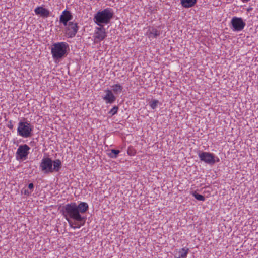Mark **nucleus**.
<instances>
[{
  "label": "nucleus",
  "mask_w": 258,
  "mask_h": 258,
  "mask_svg": "<svg viewBox=\"0 0 258 258\" xmlns=\"http://www.w3.org/2000/svg\"><path fill=\"white\" fill-rule=\"evenodd\" d=\"M28 188L29 189L30 191L32 192L34 188V184L32 183H29L28 185Z\"/></svg>",
  "instance_id": "393cba45"
},
{
  "label": "nucleus",
  "mask_w": 258,
  "mask_h": 258,
  "mask_svg": "<svg viewBox=\"0 0 258 258\" xmlns=\"http://www.w3.org/2000/svg\"><path fill=\"white\" fill-rule=\"evenodd\" d=\"M113 10L107 7L103 10L98 11L94 15L93 21L99 26H102L103 24H108L114 16Z\"/></svg>",
  "instance_id": "20e7f679"
},
{
  "label": "nucleus",
  "mask_w": 258,
  "mask_h": 258,
  "mask_svg": "<svg viewBox=\"0 0 258 258\" xmlns=\"http://www.w3.org/2000/svg\"><path fill=\"white\" fill-rule=\"evenodd\" d=\"M30 147L26 144L20 145L16 153V157L18 160L25 159L29 152Z\"/></svg>",
  "instance_id": "1a4fd4ad"
},
{
  "label": "nucleus",
  "mask_w": 258,
  "mask_h": 258,
  "mask_svg": "<svg viewBox=\"0 0 258 258\" xmlns=\"http://www.w3.org/2000/svg\"><path fill=\"white\" fill-rule=\"evenodd\" d=\"M192 195L198 201H204L205 200L204 196L197 193L196 191L192 192Z\"/></svg>",
  "instance_id": "aec40b11"
},
{
  "label": "nucleus",
  "mask_w": 258,
  "mask_h": 258,
  "mask_svg": "<svg viewBox=\"0 0 258 258\" xmlns=\"http://www.w3.org/2000/svg\"><path fill=\"white\" fill-rule=\"evenodd\" d=\"M88 209V204L86 202H81L79 204L72 202L66 204L62 211L70 227L75 229L80 228L85 224L86 217L83 214Z\"/></svg>",
  "instance_id": "f257e3e1"
},
{
  "label": "nucleus",
  "mask_w": 258,
  "mask_h": 258,
  "mask_svg": "<svg viewBox=\"0 0 258 258\" xmlns=\"http://www.w3.org/2000/svg\"><path fill=\"white\" fill-rule=\"evenodd\" d=\"M242 2L243 3H246V2H248V1H249L250 0H241Z\"/></svg>",
  "instance_id": "a878e982"
},
{
  "label": "nucleus",
  "mask_w": 258,
  "mask_h": 258,
  "mask_svg": "<svg viewBox=\"0 0 258 258\" xmlns=\"http://www.w3.org/2000/svg\"><path fill=\"white\" fill-rule=\"evenodd\" d=\"M62 167V163L59 159L52 160L49 157H43L39 164V169L45 174L58 172Z\"/></svg>",
  "instance_id": "f03ea898"
},
{
  "label": "nucleus",
  "mask_w": 258,
  "mask_h": 258,
  "mask_svg": "<svg viewBox=\"0 0 258 258\" xmlns=\"http://www.w3.org/2000/svg\"><path fill=\"white\" fill-rule=\"evenodd\" d=\"M73 18L72 14L70 11L64 10L59 17V22L63 24V25H67V24Z\"/></svg>",
  "instance_id": "9b49d317"
},
{
  "label": "nucleus",
  "mask_w": 258,
  "mask_h": 258,
  "mask_svg": "<svg viewBox=\"0 0 258 258\" xmlns=\"http://www.w3.org/2000/svg\"><path fill=\"white\" fill-rule=\"evenodd\" d=\"M159 104V101L155 99H152L149 102V105L152 109H156Z\"/></svg>",
  "instance_id": "a211bd4d"
},
{
  "label": "nucleus",
  "mask_w": 258,
  "mask_h": 258,
  "mask_svg": "<svg viewBox=\"0 0 258 258\" xmlns=\"http://www.w3.org/2000/svg\"><path fill=\"white\" fill-rule=\"evenodd\" d=\"M33 128V125L29 121H20L18 124L17 135L25 138L30 137Z\"/></svg>",
  "instance_id": "39448f33"
},
{
  "label": "nucleus",
  "mask_w": 258,
  "mask_h": 258,
  "mask_svg": "<svg viewBox=\"0 0 258 258\" xmlns=\"http://www.w3.org/2000/svg\"><path fill=\"white\" fill-rule=\"evenodd\" d=\"M64 26H65V35L69 38L74 37L79 29L78 23L74 21L69 22L67 25Z\"/></svg>",
  "instance_id": "423d86ee"
},
{
  "label": "nucleus",
  "mask_w": 258,
  "mask_h": 258,
  "mask_svg": "<svg viewBox=\"0 0 258 258\" xmlns=\"http://www.w3.org/2000/svg\"><path fill=\"white\" fill-rule=\"evenodd\" d=\"M34 12L36 15L40 17L46 18L50 16L51 12L47 9L42 7L38 6L34 9Z\"/></svg>",
  "instance_id": "ddd939ff"
},
{
  "label": "nucleus",
  "mask_w": 258,
  "mask_h": 258,
  "mask_svg": "<svg viewBox=\"0 0 258 258\" xmlns=\"http://www.w3.org/2000/svg\"><path fill=\"white\" fill-rule=\"evenodd\" d=\"M189 251V249L187 247H183L178 250H176L174 258H187Z\"/></svg>",
  "instance_id": "2eb2a0df"
},
{
  "label": "nucleus",
  "mask_w": 258,
  "mask_h": 258,
  "mask_svg": "<svg viewBox=\"0 0 258 258\" xmlns=\"http://www.w3.org/2000/svg\"><path fill=\"white\" fill-rule=\"evenodd\" d=\"M7 127L10 130H12L13 128L14 125L12 120H9L8 122Z\"/></svg>",
  "instance_id": "5701e85b"
},
{
  "label": "nucleus",
  "mask_w": 258,
  "mask_h": 258,
  "mask_svg": "<svg viewBox=\"0 0 258 258\" xmlns=\"http://www.w3.org/2000/svg\"><path fill=\"white\" fill-rule=\"evenodd\" d=\"M106 36L107 33L105 28L103 27V26L95 28L93 36L94 42L95 43H98L101 42L104 40Z\"/></svg>",
  "instance_id": "6e6552de"
},
{
  "label": "nucleus",
  "mask_w": 258,
  "mask_h": 258,
  "mask_svg": "<svg viewBox=\"0 0 258 258\" xmlns=\"http://www.w3.org/2000/svg\"><path fill=\"white\" fill-rule=\"evenodd\" d=\"M231 29L233 31H240L246 25L245 22L240 17H234L231 21Z\"/></svg>",
  "instance_id": "0eeeda50"
},
{
  "label": "nucleus",
  "mask_w": 258,
  "mask_h": 258,
  "mask_svg": "<svg viewBox=\"0 0 258 258\" xmlns=\"http://www.w3.org/2000/svg\"><path fill=\"white\" fill-rule=\"evenodd\" d=\"M105 95L102 96V99L106 104H113L115 101L116 98L112 90L107 89L105 90Z\"/></svg>",
  "instance_id": "f8f14e48"
},
{
  "label": "nucleus",
  "mask_w": 258,
  "mask_h": 258,
  "mask_svg": "<svg viewBox=\"0 0 258 258\" xmlns=\"http://www.w3.org/2000/svg\"><path fill=\"white\" fill-rule=\"evenodd\" d=\"M213 162H212V165H214L215 163L216 162H220V159L219 158L216 156L214 154H213Z\"/></svg>",
  "instance_id": "4be33fe9"
},
{
  "label": "nucleus",
  "mask_w": 258,
  "mask_h": 258,
  "mask_svg": "<svg viewBox=\"0 0 258 258\" xmlns=\"http://www.w3.org/2000/svg\"><path fill=\"white\" fill-rule=\"evenodd\" d=\"M22 192H23L24 194L26 196H29L31 194V193L32 192L31 191H30L28 189H24L22 190Z\"/></svg>",
  "instance_id": "b1692460"
},
{
  "label": "nucleus",
  "mask_w": 258,
  "mask_h": 258,
  "mask_svg": "<svg viewBox=\"0 0 258 258\" xmlns=\"http://www.w3.org/2000/svg\"><path fill=\"white\" fill-rule=\"evenodd\" d=\"M118 106H114L112 108L108 111V114H110L111 116L117 114L118 110Z\"/></svg>",
  "instance_id": "412c9836"
},
{
  "label": "nucleus",
  "mask_w": 258,
  "mask_h": 258,
  "mask_svg": "<svg viewBox=\"0 0 258 258\" xmlns=\"http://www.w3.org/2000/svg\"><path fill=\"white\" fill-rule=\"evenodd\" d=\"M197 3V0H181V4L185 8H188L194 6Z\"/></svg>",
  "instance_id": "dca6fc26"
},
{
  "label": "nucleus",
  "mask_w": 258,
  "mask_h": 258,
  "mask_svg": "<svg viewBox=\"0 0 258 258\" xmlns=\"http://www.w3.org/2000/svg\"><path fill=\"white\" fill-rule=\"evenodd\" d=\"M213 154L210 152H201L199 151L198 153V156L201 161H203L209 165H212Z\"/></svg>",
  "instance_id": "9d476101"
},
{
  "label": "nucleus",
  "mask_w": 258,
  "mask_h": 258,
  "mask_svg": "<svg viewBox=\"0 0 258 258\" xmlns=\"http://www.w3.org/2000/svg\"><path fill=\"white\" fill-rule=\"evenodd\" d=\"M69 51V45L66 42L54 43L51 48V53L54 60L60 61L68 54Z\"/></svg>",
  "instance_id": "7ed1b4c3"
},
{
  "label": "nucleus",
  "mask_w": 258,
  "mask_h": 258,
  "mask_svg": "<svg viewBox=\"0 0 258 258\" xmlns=\"http://www.w3.org/2000/svg\"><path fill=\"white\" fill-rule=\"evenodd\" d=\"M119 153L120 151L118 150L111 149L108 155L110 158H116Z\"/></svg>",
  "instance_id": "6ab92c4d"
},
{
  "label": "nucleus",
  "mask_w": 258,
  "mask_h": 258,
  "mask_svg": "<svg viewBox=\"0 0 258 258\" xmlns=\"http://www.w3.org/2000/svg\"><path fill=\"white\" fill-rule=\"evenodd\" d=\"M160 34V30L154 27H149L146 33L147 36L150 39L156 38Z\"/></svg>",
  "instance_id": "4468645a"
},
{
  "label": "nucleus",
  "mask_w": 258,
  "mask_h": 258,
  "mask_svg": "<svg viewBox=\"0 0 258 258\" xmlns=\"http://www.w3.org/2000/svg\"><path fill=\"white\" fill-rule=\"evenodd\" d=\"M112 91L115 94L120 93L123 89V87L119 84H115L112 86Z\"/></svg>",
  "instance_id": "f3484780"
}]
</instances>
